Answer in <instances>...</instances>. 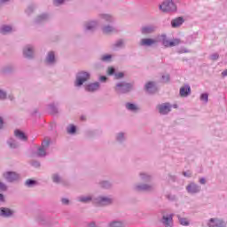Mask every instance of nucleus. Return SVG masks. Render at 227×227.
<instances>
[{
  "label": "nucleus",
  "mask_w": 227,
  "mask_h": 227,
  "mask_svg": "<svg viewBox=\"0 0 227 227\" xmlns=\"http://www.w3.org/2000/svg\"><path fill=\"white\" fill-rule=\"evenodd\" d=\"M4 124V121H3V117H0V129H3Z\"/></svg>",
  "instance_id": "nucleus-51"
},
{
  "label": "nucleus",
  "mask_w": 227,
  "mask_h": 227,
  "mask_svg": "<svg viewBox=\"0 0 227 227\" xmlns=\"http://www.w3.org/2000/svg\"><path fill=\"white\" fill-rule=\"evenodd\" d=\"M200 184H206V181H205V178H200Z\"/></svg>",
  "instance_id": "nucleus-56"
},
{
  "label": "nucleus",
  "mask_w": 227,
  "mask_h": 227,
  "mask_svg": "<svg viewBox=\"0 0 227 227\" xmlns=\"http://www.w3.org/2000/svg\"><path fill=\"white\" fill-rule=\"evenodd\" d=\"M8 186H6V184L0 181V191H7Z\"/></svg>",
  "instance_id": "nucleus-40"
},
{
  "label": "nucleus",
  "mask_w": 227,
  "mask_h": 227,
  "mask_svg": "<svg viewBox=\"0 0 227 227\" xmlns=\"http://www.w3.org/2000/svg\"><path fill=\"white\" fill-rule=\"evenodd\" d=\"M85 91H88L89 93H95L96 91H98L100 90V82H90L84 86Z\"/></svg>",
  "instance_id": "nucleus-7"
},
{
  "label": "nucleus",
  "mask_w": 227,
  "mask_h": 227,
  "mask_svg": "<svg viewBox=\"0 0 227 227\" xmlns=\"http://www.w3.org/2000/svg\"><path fill=\"white\" fill-rule=\"evenodd\" d=\"M3 176L10 184H13V182H18V180H20V175L14 171L4 172Z\"/></svg>",
  "instance_id": "nucleus-4"
},
{
  "label": "nucleus",
  "mask_w": 227,
  "mask_h": 227,
  "mask_svg": "<svg viewBox=\"0 0 227 227\" xmlns=\"http://www.w3.org/2000/svg\"><path fill=\"white\" fill-rule=\"evenodd\" d=\"M122 137H123V133L119 134L117 137L118 141H121Z\"/></svg>",
  "instance_id": "nucleus-52"
},
{
  "label": "nucleus",
  "mask_w": 227,
  "mask_h": 227,
  "mask_svg": "<svg viewBox=\"0 0 227 227\" xmlns=\"http://www.w3.org/2000/svg\"><path fill=\"white\" fill-rule=\"evenodd\" d=\"M211 59L215 61V59H219V55L217 53H215L211 56Z\"/></svg>",
  "instance_id": "nucleus-48"
},
{
  "label": "nucleus",
  "mask_w": 227,
  "mask_h": 227,
  "mask_svg": "<svg viewBox=\"0 0 227 227\" xmlns=\"http://www.w3.org/2000/svg\"><path fill=\"white\" fill-rule=\"evenodd\" d=\"M191 95V87L189 85H184L180 88L181 97H189Z\"/></svg>",
  "instance_id": "nucleus-19"
},
{
  "label": "nucleus",
  "mask_w": 227,
  "mask_h": 227,
  "mask_svg": "<svg viewBox=\"0 0 227 227\" xmlns=\"http://www.w3.org/2000/svg\"><path fill=\"white\" fill-rule=\"evenodd\" d=\"M0 201H4V195L3 193H0Z\"/></svg>",
  "instance_id": "nucleus-53"
},
{
  "label": "nucleus",
  "mask_w": 227,
  "mask_h": 227,
  "mask_svg": "<svg viewBox=\"0 0 227 227\" xmlns=\"http://www.w3.org/2000/svg\"><path fill=\"white\" fill-rule=\"evenodd\" d=\"M154 43H157V40L155 39H150V38H144L140 42V45L150 47L152 45H154Z\"/></svg>",
  "instance_id": "nucleus-17"
},
{
  "label": "nucleus",
  "mask_w": 227,
  "mask_h": 227,
  "mask_svg": "<svg viewBox=\"0 0 227 227\" xmlns=\"http://www.w3.org/2000/svg\"><path fill=\"white\" fill-rule=\"evenodd\" d=\"M127 109H129V111H137V106L134 104L131 103H128L126 105Z\"/></svg>",
  "instance_id": "nucleus-35"
},
{
  "label": "nucleus",
  "mask_w": 227,
  "mask_h": 227,
  "mask_svg": "<svg viewBox=\"0 0 227 227\" xmlns=\"http://www.w3.org/2000/svg\"><path fill=\"white\" fill-rule=\"evenodd\" d=\"M23 56L27 59H33L35 58V47L33 45H27L23 49Z\"/></svg>",
  "instance_id": "nucleus-6"
},
{
  "label": "nucleus",
  "mask_w": 227,
  "mask_h": 227,
  "mask_svg": "<svg viewBox=\"0 0 227 227\" xmlns=\"http://www.w3.org/2000/svg\"><path fill=\"white\" fill-rule=\"evenodd\" d=\"M222 74H223V75H227V69L225 71H223Z\"/></svg>",
  "instance_id": "nucleus-57"
},
{
  "label": "nucleus",
  "mask_w": 227,
  "mask_h": 227,
  "mask_svg": "<svg viewBox=\"0 0 227 227\" xmlns=\"http://www.w3.org/2000/svg\"><path fill=\"white\" fill-rule=\"evenodd\" d=\"M162 43L164 47H176V45H180V39H173L172 41L163 39Z\"/></svg>",
  "instance_id": "nucleus-13"
},
{
  "label": "nucleus",
  "mask_w": 227,
  "mask_h": 227,
  "mask_svg": "<svg viewBox=\"0 0 227 227\" xmlns=\"http://www.w3.org/2000/svg\"><path fill=\"white\" fill-rule=\"evenodd\" d=\"M48 110L51 114H58V106L54 103L48 106Z\"/></svg>",
  "instance_id": "nucleus-29"
},
{
  "label": "nucleus",
  "mask_w": 227,
  "mask_h": 227,
  "mask_svg": "<svg viewBox=\"0 0 227 227\" xmlns=\"http://www.w3.org/2000/svg\"><path fill=\"white\" fill-rule=\"evenodd\" d=\"M77 201L80 203H90V201L98 207H106L113 204V198L107 196H94V195H82L77 197Z\"/></svg>",
  "instance_id": "nucleus-1"
},
{
  "label": "nucleus",
  "mask_w": 227,
  "mask_h": 227,
  "mask_svg": "<svg viewBox=\"0 0 227 227\" xmlns=\"http://www.w3.org/2000/svg\"><path fill=\"white\" fill-rule=\"evenodd\" d=\"M184 24V18L179 17L174 20H172L171 25L172 27H178Z\"/></svg>",
  "instance_id": "nucleus-23"
},
{
  "label": "nucleus",
  "mask_w": 227,
  "mask_h": 227,
  "mask_svg": "<svg viewBox=\"0 0 227 227\" xmlns=\"http://www.w3.org/2000/svg\"><path fill=\"white\" fill-rule=\"evenodd\" d=\"M143 35H150V33H153V27H145L142 28Z\"/></svg>",
  "instance_id": "nucleus-31"
},
{
  "label": "nucleus",
  "mask_w": 227,
  "mask_h": 227,
  "mask_svg": "<svg viewBox=\"0 0 227 227\" xmlns=\"http://www.w3.org/2000/svg\"><path fill=\"white\" fill-rule=\"evenodd\" d=\"M14 135L18 139H20V141H27V136L20 129H16Z\"/></svg>",
  "instance_id": "nucleus-18"
},
{
  "label": "nucleus",
  "mask_w": 227,
  "mask_h": 227,
  "mask_svg": "<svg viewBox=\"0 0 227 227\" xmlns=\"http://www.w3.org/2000/svg\"><path fill=\"white\" fill-rule=\"evenodd\" d=\"M124 76L125 74H123L122 72L115 73L114 74L115 79H123Z\"/></svg>",
  "instance_id": "nucleus-39"
},
{
  "label": "nucleus",
  "mask_w": 227,
  "mask_h": 227,
  "mask_svg": "<svg viewBox=\"0 0 227 227\" xmlns=\"http://www.w3.org/2000/svg\"><path fill=\"white\" fill-rule=\"evenodd\" d=\"M67 1H69V0H54L53 4L55 6H61V4H64V3H67Z\"/></svg>",
  "instance_id": "nucleus-36"
},
{
  "label": "nucleus",
  "mask_w": 227,
  "mask_h": 227,
  "mask_svg": "<svg viewBox=\"0 0 227 227\" xmlns=\"http://www.w3.org/2000/svg\"><path fill=\"white\" fill-rule=\"evenodd\" d=\"M51 146V138H45L43 140L41 146H39L36 152L34 153L35 157H46L47 150Z\"/></svg>",
  "instance_id": "nucleus-3"
},
{
  "label": "nucleus",
  "mask_w": 227,
  "mask_h": 227,
  "mask_svg": "<svg viewBox=\"0 0 227 227\" xmlns=\"http://www.w3.org/2000/svg\"><path fill=\"white\" fill-rule=\"evenodd\" d=\"M131 89L132 85H130V83H118L116 85V90L120 91V93H128Z\"/></svg>",
  "instance_id": "nucleus-9"
},
{
  "label": "nucleus",
  "mask_w": 227,
  "mask_h": 227,
  "mask_svg": "<svg viewBox=\"0 0 227 227\" xmlns=\"http://www.w3.org/2000/svg\"><path fill=\"white\" fill-rule=\"evenodd\" d=\"M51 180L53 184H61L63 182V177H61L59 174L54 173L51 175Z\"/></svg>",
  "instance_id": "nucleus-22"
},
{
  "label": "nucleus",
  "mask_w": 227,
  "mask_h": 227,
  "mask_svg": "<svg viewBox=\"0 0 227 227\" xmlns=\"http://www.w3.org/2000/svg\"><path fill=\"white\" fill-rule=\"evenodd\" d=\"M7 93L6 91L0 90V100H4L6 98Z\"/></svg>",
  "instance_id": "nucleus-38"
},
{
  "label": "nucleus",
  "mask_w": 227,
  "mask_h": 227,
  "mask_svg": "<svg viewBox=\"0 0 227 227\" xmlns=\"http://www.w3.org/2000/svg\"><path fill=\"white\" fill-rule=\"evenodd\" d=\"M61 202L63 203V205H68V203H70V200H68V199H62Z\"/></svg>",
  "instance_id": "nucleus-47"
},
{
  "label": "nucleus",
  "mask_w": 227,
  "mask_h": 227,
  "mask_svg": "<svg viewBox=\"0 0 227 227\" xmlns=\"http://www.w3.org/2000/svg\"><path fill=\"white\" fill-rule=\"evenodd\" d=\"M99 19L101 20H105V22H113V16L109 15V14H106V13H101L99 14Z\"/></svg>",
  "instance_id": "nucleus-25"
},
{
  "label": "nucleus",
  "mask_w": 227,
  "mask_h": 227,
  "mask_svg": "<svg viewBox=\"0 0 227 227\" xmlns=\"http://www.w3.org/2000/svg\"><path fill=\"white\" fill-rule=\"evenodd\" d=\"M102 31L105 35H109V33H113V31H114V27L111 25H106L102 27Z\"/></svg>",
  "instance_id": "nucleus-28"
},
{
  "label": "nucleus",
  "mask_w": 227,
  "mask_h": 227,
  "mask_svg": "<svg viewBox=\"0 0 227 227\" xmlns=\"http://www.w3.org/2000/svg\"><path fill=\"white\" fill-rule=\"evenodd\" d=\"M50 16L48 13H43L38 15L35 20V24H42L43 22H47V20H49Z\"/></svg>",
  "instance_id": "nucleus-14"
},
{
  "label": "nucleus",
  "mask_w": 227,
  "mask_h": 227,
  "mask_svg": "<svg viewBox=\"0 0 227 227\" xmlns=\"http://www.w3.org/2000/svg\"><path fill=\"white\" fill-rule=\"evenodd\" d=\"M13 31H15V29L11 25H3L0 27V33L2 35H8V33H13Z\"/></svg>",
  "instance_id": "nucleus-15"
},
{
  "label": "nucleus",
  "mask_w": 227,
  "mask_h": 227,
  "mask_svg": "<svg viewBox=\"0 0 227 227\" xmlns=\"http://www.w3.org/2000/svg\"><path fill=\"white\" fill-rule=\"evenodd\" d=\"M186 189H187L188 192H190L191 194H195V192H200V190L198 189V185H196L194 184H189Z\"/></svg>",
  "instance_id": "nucleus-24"
},
{
  "label": "nucleus",
  "mask_w": 227,
  "mask_h": 227,
  "mask_svg": "<svg viewBox=\"0 0 227 227\" xmlns=\"http://www.w3.org/2000/svg\"><path fill=\"white\" fill-rule=\"evenodd\" d=\"M39 223H41V224H43V223L42 222V220L39 218Z\"/></svg>",
  "instance_id": "nucleus-58"
},
{
  "label": "nucleus",
  "mask_w": 227,
  "mask_h": 227,
  "mask_svg": "<svg viewBox=\"0 0 227 227\" xmlns=\"http://www.w3.org/2000/svg\"><path fill=\"white\" fill-rule=\"evenodd\" d=\"M99 185L103 188V189H109V187H111V183L109 181H101L99 183Z\"/></svg>",
  "instance_id": "nucleus-33"
},
{
  "label": "nucleus",
  "mask_w": 227,
  "mask_h": 227,
  "mask_svg": "<svg viewBox=\"0 0 227 227\" xmlns=\"http://www.w3.org/2000/svg\"><path fill=\"white\" fill-rule=\"evenodd\" d=\"M13 215V211L7 207H0V216L1 217H12Z\"/></svg>",
  "instance_id": "nucleus-16"
},
{
  "label": "nucleus",
  "mask_w": 227,
  "mask_h": 227,
  "mask_svg": "<svg viewBox=\"0 0 227 227\" xmlns=\"http://www.w3.org/2000/svg\"><path fill=\"white\" fill-rule=\"evenodd\" d=\"M46 65H56V53L49 51L45 59Z\"/></svg>",
  "instance_id": "nucleus-11"
},
{
  "label": "nucleus",
  "mask_w": 227,
  "mask_h": 227,
  "mask_svg": "<svg viewBox=\"0 0 227 227\" xmlns=\"http://www.w3.org/2000/svg\"><path fill=\"white\" fill-rule=\"evenodd\" d=\"M108 75H114V67H111L108 69Z\"/></svg>",
  "instance_id": "nucleus-46"
},
{
  "label": "nucleus",
  "mask_w": 227,
  "mask_h": 227,
  "mask_svg": "<svg viewBox=\"0 0 227 227\" xmlns=\"http://www.w3.org/2000/svg\"><path fill=\"white\" fill-rule=\"evenodd\" d=\"M179 223L182 226H189V221L186 218H179Z\"/></svg>",
  "instance_id": "nucleus-37"
},
{
  "label": "nucleus",
  "mask_w": 227,
  "mask_h": 227,
  "mask_svg": "<svg viewBox=\"0 0 227 227\" xmlns=\"http://www.w3.org/2000/svg\"><path fill=\"white\" fill-rule=\"evenodd\" d=\"M138 190L139 191H150V186L145 184V185H142V186H138Z\"/></svg>",
  "instance_id": "nucleus-42"
},
{
  "label": "nucleus",
  "mask_w": 227,
  "mask_h": 227,
  "mask_svg": "<svg viewBox=\"0 0 227 227\" xmlns=\"http://www.w3.org/2000/svg\"><path fill=\"white\" fill-rule=\"evenodd\" d=\"M35 8H36V5L35 4H30L27 7V9L25 10V13L27 15H31L33 13V12H35Z\"/></svg>",
  "instance_id": "nucleus-30"
},
{
  "label": "nucleus",
  "mask_w": 227,
  "mask_h": 227,
  "mask_svg": "<svg viewBox=\"0 0 227 227\" xmlns=\"http://www.w3.org/2000/svg\"><path fill=\"white\" fill-rule=\"evenodd\" d=\"M114 227H125V225L121 222H115Z\"/></svg>",
  "instance_id": "nucleus-45"
},
{
  "label": "nucleus",
  "mask_w": 227,
  "mask_h": 227,
  "mask_svg": "<svg viewBox=\"0 0 227 227\" xmlns=\"http://www.w3.org/2000/svg\"><path fill=\"white\" fill-rule=\"evenodd\" d=\"M67 134H70L71 136H74L77 132V127L74 124H70L67 127Z\"/></svg>",
  "instance_id": "nucleus-27"
},
{
  "label": "nucleus",
  "mask_w": 227,
  "mask_h": 227,
  "mask_svg": "<svg viewBox=\"0 0 227 227\" xmlns=\"http://www.w3.org/2000/svg\"><path fill=\"white\" fill-rule=\"evenodd\" d=\"M99 81L100 82H106V81H107V76H100Z\"/></svg>",
  "instance_id": "nucleus-49"
},
{
  "label": "nucleus",
  "mask_w": 227,
  "mask_h": 227,
  "mask_svg": "<svg viewBox=\"0 0 227 227\" xmlns=\"http://www.w3.org/2000/svg\"><path fill=\"white\" fill-rule=\"evenodd\" d=\"M163 223L166 227L173 226V216H163Z\"/></svg>",
  "instance_id": "nucleus-26"
},
{
  "label": "nucleus",
  "mask_w": 227,
  "mask_h": 227,
  "mask_svg": "<svg viewBox=\"0 0 227 227\" xmlns=\"http://www.w3.org/2000/svg\"><path fill=\"white\" fill-rule=\"evenodd\" d=\"M108 227H114V221H112V222L109 223Z\"/></svg>",
  "instance_id": "nucleus-54"
},
{
  "label": "nucleus",
  "mask_w": 227,
  "mask_h": 227,
  "mask_svg": "<svg viewBox=\"0 0 227 227\" xmlns=\"http://www.w3.org/2000/svg\"><path fill=\"white\" fill-rule=\"evenodd\" d=\"M25 185H27V187H33V185H36V181L33 179H27L25 183Z\"/></svg>",
  "instance_id": "nucleus-34"
},
{
  "label": "nucleus",
  "mask_w": 227,
  "mask_h": 227,
  "mask_svg": "<svg viewBox=\"0 0 227 227\" xmlns=\"http://www.w3.org/2000/svg\"><path fill=\"white\" fill-rule=\"evenodd\" d=\"M160 10L163 12H176V5L173 3V0H166L160 5Z\"/></svg>",
  "instance_id": "nucleus-5"
},
{
  "label": "nucleus",
  "mask_w": 227,
  "mask_h": 227,
  "mask_svg": "<svg viewBox=\"0 0 227 227\" xmlns=\"http://www.w3.org/2000/svg\"><path fill=\"white\" fill-rule=\"evenodd\" d=\"M98 26V21H97V20L86 21L84 23V29H85V31L93 32L97 29Z\"/></svg>",
  "instance_id": "nucleus-8"
},
{
  "label": "nucleus",
  "mask_w": 227,
  "mask_h": 227,
  "mask_svg": "<svg viewBox=\"0 0 227 227\" xmlns=\"http://www.w3.org/2000/svg\"><path fill=\"white\" fill-rule=\"evenodd\" d=\"M99 61H101V63H111V61H113V55L103 54L99 57Z\"/></svg>",
  "instance_id": "nucleus-20"
},
{
  "label": "nucleus",
  "mask_w": 227,
  "mask_h": 227,
  "mask_svg": "<svg viewBox=\"0 0 227 227\" xmlns=\"http://www.w3.org/2000/svg\"><path fill=\"white\" fill-rule=\"evenodd\" d=\"M160 114H168L171 111V105L169 103H164L158 106Z\"/></svg>",
  "instance_id": "nucleus-12"
},
{
  "label": "nucleus",
  "mask_w": 227,
  "mask_h": 227,
  "mask_svg": "<svg viewBox=\"0 0 227 227\" xmlns=\"http://www.w3.org/2000/svg\"><path fill=\"white\" fill-rule=\"evenodd\" d=\"M91 74L86 71H80L76 74V78L74 81V87L81 88L84 84V82H88L90 79Z\"/></svg>",
  "instance_id": "nucleus-2"
},
{
  "label": "nucleus",
  "mask_w": 227,
  "mask_h": 227,
  "mask_svg": "<svg viewBox=\"0 0 227 227\" xmlns=\"http://www.w3.org/2000/svg\"><path fill=\"white\" fill-rule=\"evenodd\" d=\"M184 176H191V172H184Z\"/></svg>",
  "instance_id": "nucleus-55"
},
{
  "label": "nucleus",
  "mask_w": 227,
  "mask_h": 227,
  "mask_svg": "<svg viewBox=\"0 0 227 227\" xmlns=\"http://www.w3.org/2000/svg\"><path fill=\"white\" fill-rule=\"evenodd\" d=\"M169 81V74H165L162 76V82H168Z\"/></svg>",
  "instance_id": "nucleus-44"
},
{
  "label": "nucleus",
  "mask_w": 227,
  "mask_h": 227,
  "mask_svg": "<svg viewBox=\"0 0 227 227\" xmlns=\"http://www.w3.org/2000/svg\"><path fill=\"white\" fill-rule=\"evenodd\" d=\"M155 88V84L153 82H149L145 84V90L149 93H152V89Z\"/></svg>",
  "instance_id": "nucleus-32"
},
{
  "label": "nucleus",
  "mask_w": 227,
  "mask_h": 227,
  "mask_svg": "<svg viewBox=\"0 0 227 227\" xmlns=\"http://www.w3.org/2000/svg\"><path fill=\"white\" fill-rule=\"evenodd\" d=\"M7 145H9L10 148H12L13 150H15V148H19V142H17L13 137L7 140Z\"/></svg>",
  "instance_id": "nucleus-21"
},
{
  "label": "nucleus",
  "mask_w": 227,
  "mask_h": 227,
  "mask_svg": "<svg viewBox=\"0 0 227 227\" xmlns=\"http://www.w3.org/2000/svg\"><path fill=\"white\" fill-rule=\"evenodd\" d=\"M209 227H226V223L223 220L211 218L208 223Z\"/></svg>",
  "instance_id": "nucleus-10"
},
{
  "label": "nucleus",
  "mask_w": 227,
  "mask_h": 227,
  "mask_svg": "<svg viewBox=\"0 0 227 227\" xmlns=\"http://www.w3.org/2000/svg\"><path fill=\"white\" fill-rule=\"evenodd\" d=\"M200 100H203L204 102H208V94L204 93L200 96Z\"/></svg>",
  "instance_id": "nucleus-41"
},
{
  "label": "nucleus",
  "mask_w": 227,
  "mask_h": 227,
  "mask_svg": "<svg viewBox=\"0 0 227 227\" xmlns=\"http://www.w3.org/2000/svg\"><path fill=\"white\" fill-rule=\"evenodd\" d=\"M174 107H176V105H175Z\"/></svg>",
  "instance_id": "nucleus-59"
},
{
  "label": "nucleus",
  "mask_w": 227,
  "mask_h": 227,
  "mask_svg": "<svg viewBox=\"0 0 227 227\" xmlns=\"http://www.w3.org/2000/svg\"><path fill=\"white\" fill-rule=\"evenodd\" d=\"M31 166H33L34 168H40V161L33 160L31 162Z\"/></svg>",
  "instance_id": "nucleus-43"
},
{
  "label": "nucleus",
  "mask_w": 227,
  "mask_h": 227,
  "mask_svg": "<svg viewBox=\"0 0 227 227\" xmlns=\"http://www.w3.org/2000/svg\"><path fill=\"white\" fill-rule=\"evenodd\" d=\"M123 45V41H119L116 43V47H121Z\"/></svg>",
  "instance_id": "nucleus-50"
}]
</instances>
